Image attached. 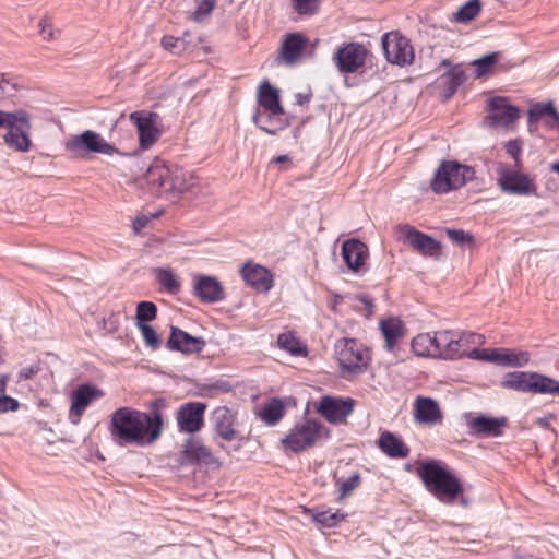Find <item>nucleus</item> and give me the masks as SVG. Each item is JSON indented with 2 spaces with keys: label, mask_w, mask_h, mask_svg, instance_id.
I'll return each mask as SVG.
<instances>
[{
  "label": "nucleus",
  "mask_w": 559,
  "mask_h": 559,
  "mask_svg": "<svg viewBox=\"0 0 559 559\" xmlns=\"http://www.w3.org/2000/svg\"><path fill=\"white\" fill-rule=\"evenodd\" d=\"M166 407L165 399L152 401L148 413L127 406L119 407L110 416L109 432L112 441L119 447L156 442L163 433Z\"/></svg>",
  "instance_id": "f257e3e1"
},
{
  "label": "nucleus",
  "mask_w": 559,
  "mask_h": 559,
  "mask_svg": "<svg viewBox=\"0 0 559 559\" xmlns=\"http://www.w3.org/2000/svg\"><path fill=\"white\" fill-rule=\"evenodd\" d=\"M417 475L425 488L440 502L452 503L463 493L460 479L447 471L438 461L421 463Z\"/></svg>",
  "instance_id": "f03ea898"
},
{
  "label": "nucleus",
  "mask_w": 559,
  "mask_h": 559,
  "mask_svg": "<svg viewBox=\"0 0 559 559\" xmlns=\"http://www.w3.org/2000/svg\"><path fill=\"white\" fill-rule=\"evenodd\" d=\"M474 178L473 167L456 160H443L436 169L430 187L435 193L443 194L462 188Z\"/></svg>",
  "instance_id": "7ed1b4c3"
},
{
  "label": "nucleus",
  "mask_w": 559,
  "mask_h": 559,
  "mask_svg": "<svg viewBox=\"0 0 559 559\" xmlns=\"http://www.w3.org/2000/svg\"><path fill=\"white\" fill-rule=\"evenodd\" d=\"M501 385L518 392L559 396V381L537 372H509L502 380Z\"/></svg>",
  "instance_id": "20e7f679"
},
{
  "label": "nucleus",
  "mask_w": 559,
  "mask_h": 559,
  "mask_svg": "<svg viewBox=\"0 0 559 559\" xmlns=\"http://www.w3.org/2000/svg\"><path fill=\"white\" fill-rule=\"evenodd\" d=\"M146 180L152 190L158 194L182 193L188 189L183 171L178 167L165 164L151 166L146 174Z\"/></svg>",
  "instance_id": "39448f33"
},
{
  "label": "nucleus",
  "mask_w": 559,
  "mask_h": 559,
  "mask_svg": "<svg viewBox=\"0 0 559 559\" xmlns=\"http://www.w3.org/2000/svg\"><path fill=\"white\" fill-rule=\"evenodd\" d=\"M447 331L445 359H455L467 356L472 359L484 360L487 349H478L477 347L485 343V336L475 332H454Z\"/></svg>",
  "instance_id": "423d86ee"
},
{
  "label": "nucleus",
  "mask_w": 559,
  "mask_h": 559,
  "mask_svg": "<svg viewBox=\"0 0 559 559\" xmlns=\"http://www.w3.org/2000/svg\"><path fill=\"white\" fill-rule=\"evenodd\" d=\"M335 354L342 376H356L367 368V353L355 338H342L335 344Z\"/></svg>",
  "instance_id": "0eeeda50"
},
{
  "label": "nucleus",
  "mask_w": 559,
  "mask_h": 559,
  "mask_svg": "<svg viewBox=\"0 0 559 559\" xmlns=\"http://www.w3.org/2000/svg\"><path fill=\"white\" fill-rule=\"evenodd\" d=\"M66 150L81 157L90 153L108 156L119 153L112 144L93 130H85L81 134L71 136L66 143Z\"/></svg>",
  "instance_id": "6e6552de"
},
{
  "label": "nucleus",
  "mask_w": 559,
  "mask_h": 559,
  "mask_svg": "<svg viewBox=\"0 0 559 559\" xmlns=\"http://www.w3.org/2000/svg\"><path fill=\"white\" fill-rule=\"evenodd\" d=\"M322 428V424L316 419L297 423L282 440V443L295 453L306 451L314 445Z\"/></svg>",
  "instance_id": "1a4fd4ad"
},
{
  "label": "nucleus",
  "mask_w": 559,
  "mask_h": 559,
  "mask_svg": "<svg viewBox=\"0 0 559 559\" xmlns=\"http://www.w3.org/2000/svg\"><path fill=\"white\" fill-rule=\"evenodd\" d=\"M381 41L385 58L390 63L406 67L413 62L414 48L411 41L399 32L385 33Z\"/></svg>",
  "instance_id": "9d476101"
},
{
  "label": "nucleus",
  "mask_w": 559,
  "mask_h": 559,
  "mask_svg": "<svg viewBox=\"0 0 559 559\" xmlns=\"http://www.w3.org/2000/svg\"><path fill=\"white\" fill-rule=\"evenodd\" d=\"M399 240L411 246L423 255L438 258L441 252V243L429 235L415 227L405 224L397 226Z\"/></svg>",
  "instance_id": "9b49d317"
},
{
  "label": "nucleus",
  "mask_w": 559,
  "mask_h": 559,
  "mask_svg": "<svg viewBox=\"0 0 559 559\" xmlns=\"http://www.w3.org/2000/svg\"><path fill=\"white\" fill-rule=\"evenodd\" d=\"M355 401L350 397L324 395L320 399L317 412L330 424L340 425L347 421L353 413Z\"/></svg>",
  "instance_id": "f8f14e48"
},
{
  "label": "nucleus",
  "mask_w": 559,
  "mask_h": 559,
  "mask_svg": "<svg viewBox=\"0 0 559 559\" xmlns=\"http://www.w3.org/2000/svg\"><path fill=\"white\" fill-rule=\"evenodd\" d=\"M159 116L152 111H134L130 114V121L136 127L140 147L148 150L160 136L157 129Z\"/></svg>",
  "instance_id": "ddd939ff"
},
{
  "label": "nucleus",
  "mask_w": 559,
  "mask_h": 559,
  "mask_svg": "<svg viewBox=\"0 0 559 559\" xmlns=\"http://www.w3.org/2000/svg\"><path fill=\"white\" fill-rule=\"evenodd\" d=\"M447 331L431 333H421L412 341V348L417 356L440 357L445 359Z\"/></svg>",
  "instance_id": "4468645a"
},
{
  "label": "nucleus",
  "mask_w": 559,
  "mask_h": 559,
  "mask_svg": "<svg viewBox=\"0 0 559 559\" xmlns=\"http://www.w3.org/2000/svg\"><path fill=\"white\" fill-rule=\"evenodd\" d=\"M372 53L359 43H349L340 47L334 60L338 70H358L367 66Z\"/></svg>",
  "instance_id": "2eb2a0df"
},
{
  "label": "nucleus",
  "mask_w": 559,
  "mask_h": 559,
  "mask_svg": "<svg viewBox=\"0 0 559 559\" xmlns=\"http://www.w3.org/2000/svg\"><path fill=\"white\" fill-rule=\"evenodd\" d=\"M498 185L509 194L528 195L535 192V186L527 175L507 167L499 169Z\"/></svg>",
  "instance_id": "dca6fc26"
},
{
  "label": "nucleus",
  "mask_w": 559,
  "mask_h": 559,
  "mask_svg": "<svg viewBox=\"0 0 559 559\" xmlns=\"http://www.w3.org/2000/svg\"><path fill=\"white\" fill-rule=\"evenodd\" d=\"M206 405L202 402H189L180 406L177 412V425L180 431L194 433L204 425Z\"/></svg>",
  "instance_id": "f3484780"
},
{
  "label": "nucleus",
  "mask_w": 559,
  "mask_h": 559,
  "mask_svg": "<svg viewBox=\"0 0 559 559\" xmlns=\"http://www.w3.org/2000/svg\"><path fill=\"white\" fill-rule=\"evenodd\" d=\"M489 115L487 119L492 127H509L520 117V110L511 105L508 98L496 96L489 99Z\"/></svg>",
  "instance_id": "a211bd4d"
},
{
  "label": "nucleus",
  "mask_w": 559,
  "mask_h": 559,
  "mask_svg": "<svg viewBox=\"0 0 559 559\" xmlns=\"http://www.w3.org/2000/svg\"><path fill=\"white\" fill-rule=\"evenodd\" d=\"M104 395L103 391L91 383L80 384L72 393L69 417L78 424L87 406Z\"/></svg>",
  "instance_id": "6ab92c4d"
},
{
  "label": "nucleus",
  "mask_w": 559,
  "mask_h": 559,
  "mask_svg": "<svg viewBox=\"0 0 559 559\" xmlns=\"http://www.w3.org/2000/svg\"><path fill=\"white\" fill-rule=\"evenodd\" d=\"M16 118H24V120H16V127L9 129L3 139L11 148L17 152H27L31 147V117L26 111L20 110V115Z\"/></svg>",
  "instance_id": "aec40b11"
},
{
  "label": "nucleus",
  "mask_w": 559,
  "mask_h": 559,
  "mask_svg": "<svg viewBox=\"0 0 559 559\" xmlns=\"http://www.w3.org/2000/svg\"><path fill=\"white\" fill-rule=\"evenodd\" d=\"M216 433L226 441L242 440L235 428L236 413L226 406L216 407L211 417Z\"/></svg>",
  "instance_id": "412c9836"
},
{
  "label": "nucleus",
  "mask_w": 559,
  "mask_h": 559,
  "mask_svg": "<svg viewBox=\"0 0 559 559\" xmlns=\"http://www.w3.org/2000/svg\"><path fill=\"white\" fill-rule=\"evenodd\" d=\"M193 293L200 301L205 304H214L225 297L222 284L210 275L194 276Z\"/></svg>",
  "instance_id": "4be33fe9"
},
{
  "label": "nucleus",
  "mask_w": 559,
  "mask_h": 559,
  "mask_svg": "<svg viewBox=\"0 0 559 559\" xmlns=\"http://www.w3.org/2000/svg\"><path fill=\"white\" fill-rule=\"evenodd\" d=\"M205 341L202 337L192 336L183 330L171 326L167 340V347L183 354H199L203 350Z\"/></svg>",
  "instance_id": "5701e85b"
},
{
  "label": "nucleus",
  "mask_w": 559,
  "mask_h": 559,
  "mask_svg": "<svg viewBox=\"0 0 559 559\" xmlns=\"http://www.w3.org/2000/svg\"><path fill=\"white\" fill-rule=\"evenodd\" d=\"M240 274L243 281L258 292L266 293L273 286L271 272L262 265L246 263L241 267Z\"/></svg>",
  "instance_id": "b1692460"
},
{
  "label": "nucleus",
  "mask_w": 559,
  "mask_h": 559,
  "mask_svg": "<svg viewBox=\"0 0 559 559\" xmlns=\"http://www.w3.org/2000/svg\"><path fill=\"white\" fill-rule=\"evenodd\" d=\"M484 360L502 367H523L530 361V354L508 348L487 349Z\"/></svg>",
  "instance_id": "393cba45"
},
{
  "label": "nucleus",
  "mask_w": 559,
  "mask_h": 559,
  "mask_svg": "<svg viewBox=\"0 0 559 559\" xmlns=\"http://www.w3.org/2000/svg\"><path fill=\"white\" fill-rule=\"evenodd\" d=\"M342 257L352 271L358 272L368 257V247L358 239H347L342 246Z\"/></svg>",
  "instance_id": "a878e982"
},
{
  "label": "nucleus",
  "mask_w": 559,
  "mask_h": 559,
  "mask_svg": "<svg viewBox=\"0 0 559 559\" xmlns=\"http://www.w3.org/2000/svg\"><path fill=\"white\" fill-rule=\"evenodd\" d=\"M507 425L504 417L493 418L487 416H476L468 421V427L473 433L481 437H499L502 435V428Z\"/></svg>",
  "instance_id": "bb28decb"
},
{
  "label": "nucleus",
  "mask_w": 559,
  "mask_h": 559,
  "mask_svg": "<svg viewBox=\"0 0 559 559\" xmlns=\"http://www.w3.org/2000/svg\"><path fill=\"white\" fill-rule=\"evenodd\" d=\"M258 104L263 111L273 115H284V108L280 102V94L267 81L263 82L258 91Z\"/></svg>",
  "instance_id": "cd10ccee"
},
{
  "label": "nucleus",
  "mask_w": 559,
  "mask_h": 559,
  "mask_svg": "<svg viewBox=\"0 0 559 559\" xmlns=\"http://www.w3.org/2000/svg\"><path fill=\"white\" fill-rule=\"evenodd\" d=\"M415 417L419 423L437 424L442 415L433 399L419 396L415 402Z\"/></svg>",
  "instance_id": "c85d7f7f"
},
{
  "label": "nucleus",
  "mask_w": 559,
  "mask_h": 559,
  "mask_svg": "<svg viewBox=\"0 0 559 559\" xmlns=\"http://www.w3.org/2000/svg\"><path fill=\"white\" fill-rule=\"evenodd\" d=\"M378 443L381 451L390 457L404 459L409 454V448L390 431H383Z\"/></svg>",
  "instance_id": "c756f323"
},
{
  "label": "nucleus",
  "mask_w": 559,
  "mask_h": 559,
  "mask_svg": "<svg viewBox=\"0 0 559 559\" xmlns=\"http://www.w3.org/2000/svg\"><path fill=\"white\" fill-rule=\"evenodd\" d=\"M182 455L183 460L190 464L199 462L211 463L213 461V455L210 449L197 438H190L186 441Z\"/></svg>",
  "instance_id": "7c9ffc66"
},
{
  "label": "nucleus",
  "mask_w": 559,
  "mask_h": 559,
  "mask_svg": "<svg viewBox=\"0 0 559 559\" xmlns=\"http://www.w3.org/2000/svg\"><path fill=\"white\" fill-rule=\"evenodd\" d=\"M307 45V38L301 34H289L283 43L281 57L287 63L292 64L298 60Z\"/></svg>",
  "instance_id": "2f4dec72"
},
{
  "label": "nucleus",
  "mask_w": 559,
  "mask_h": 559,
  "mask_svg": "<svg viewBox=\"0 0 559 559\" xmlns=\"http://www.w3.org/2000/svg\"><path fill=\"white\" fill-rule=\"evenodd\" d=\"M283 116L284 115L260 111L258 109L252 120L263 132L275 135L278 131L284 130L288 126V121L284 119Z\"/></svg>",
  "instance_id": "473e14b6"
},
{
  "label": "nucleus",
  "mask_w": 559,
  "mask_h": 559,
  "mask_svg": "<svg viewBox=\"0 0 559 559\" xmlns=\"http://www.w3.org/2000/svg\"><path fill=\"white\" fill-rule=\"evenodd\" d=\"M546 116H552V120L558 123L559 130V112L551 100L546 103H534L527 111V123L530 130L536 127Z\"/></svg>",
  "instance_id": "72a5a7b5"
},
{
  "label": "nucleus",
  "mask_w": 559,
  "mask_h": 559,
  "mask_svg": "<svg viewBox=\"0 0 559 559\" xmlns=\"http://www.w3.org/2000/svg\"><path fill=\"white\" fill-rule=\"evenodd\" d=\"M380 328L385 340L384 347L388 350H393L396 342L403 335L402 322L397 319H388L381 322Z\"/></svg>",
  "instance_id": "f704fd0d"
},
{
  "label": "nucleus",
  "mask_w": 559,
  "mask_h": 559,
  "mask_svg": "<svg viewBox=\"0 0 559 559\" xmlns=\"http://www.w3.org/2000/svg\"><path fill=\"white\" fill-rule=\"evenodd\" d=\"M285 414V406L280 399H272L261 409V418L269 426L276 425Z\"/></svg>",
  "instance_id": "c9c22d12"
},
{
  "label": "nucleus",
  "mask_w": 559,
  "mask_h": 559,
  "mask_svg": "<svg viewBox=\"0 0 559 559\" xmlns=\"http://www.w3.org/2000/svg\"><path fill=\"white\" fill-rule=\"evenodd\" d=\"M277 344L281 348L285 349L294 356H306L307 348L292 333H282L277 337Z\"/></svg>",
  "instance_id": "e433bc0d"
},
{
  "label": "nucleus",
  "mask_w": 559,
  "mask_h": 559,
  "mask_svg": "<svg viewBox=\"0 0 559 559\" xmlns=\"http://www.w3.org/2000/svg\"><path fill=\"white\" fill-rule=\"evenodd\" d=\"M480 11V0H469L456 11L454 21L457 23L467 24L475 20L479 15Z\"/></svg>",
  "instance_id": "4c0bfd02"
},
{
  "label": "nucleus",
  "mask_w": 559,
  "mask_h": 559,
  "mask_svg": "<svg viewBox=\"0 0 559 559\" xmlns=\"http://www.w3.org/2000/svg\"><path fill=\"white\" fill-rule=\"evenodd\" d=\"M155 273L158 284L163 286L169 294L176 295L180 292V282L173 270L157 269Z\"/></svg>",
  "instance_id": "58836bf2"
},
{
  "label": "nucleus",
  "mask_w": 559,
  "mask_h": 559,
  "mask_svg": "<svg viewBox=\"0 0 559 559\" xmlns=\"http://www.w3.org/2000/svg\"><path fill=\"white\" fill-rule=\"evenodd\" d=\"M464 73L465 72H444L437 80L439 86H447V93L444 95L445 99L452 97L455 94L457 87L463 84L465 81Z\"/></svg>",
  "instance_id": "ea45409f"
},
{
  "label": "nucleus",
  "mask_w": 559,
  "mask_h": 559,
  "mask_svg": "<svg viewBox=\"0 0 559 559\" xmlns=\"http://www.w3.org/2000/svg\"><path fill=\"white\" fill-rule=\"evenodd\" d=\"M312 519L321 526L331 528L343 521L345 519V514L340 511L332 512L331 510H324L313 513Z\"/></svg>",
  "instance_id": "a19ab883"
},
{
  "label": "nucleus",
  "mask_w": 559,
  "mask_h": 559,
  "mask_svg": "<svg viewBox=\"0 0 559 559\" xmlns=\"http://www.w3.org/2000/svg\"><path fill=\"white\" fill-rule=\"evenodd\" d=\"M294 11L300 16H312L321 7V0H290Z\"/></svg>",
  "instance_id": "79ce46f5"
},
{
  "label": "nucleus",
  "mask_w": 559,
  "mask_h": 559,
  "mask_svg": "<svg viewBox=\"0 0 559 559\" xmlns=\"http://www.w3.org/2000/svg\"><path fill=\"white\" fill-rule=\"evenodd\" d=\"M157 317V307L152 301H140L136 306V325L140 323H147L155 320Z\"/></svg>",
  "instance_id": "37998d69"
},
{
  "label": "nucleus",
  "mask_w": 559,
  "mask_h": 559,
  "mask_svg": "<svg viewBox=\"0 0 559 559\" xmlns=\"http://www.w3.org/2000/svg\"><path fill=\"white\" fill-rule=\"evenodd\" d=\"M138 329L141 331L142 337L147 347L152 349H157L160 347L162 340L151 325L147 323H140L138 324Z\"/></svg>",
  "instance_id": "c03bdc74"
},
{
  "label": "nucleus",
  "mask_w": 559,
  "mask_h": 559,
  "mask_svg": "<svg viewBox=\"0 0 559 559\" xmlns=\"http://www.w3.org/2000/svg\"><path fill=\"white\" fill-rule=\"evenodd\" d=\"M361 477L358 473L352 475L347 479L337 480L340 489V498L349 496L360 484Z\"/></svg>",
  "instance_id": "a18cd8bd"
},
{
  "label": "nucleus",
  "mask_w": 559,
  "mask_h": 559,
  "mask_svg": "<svg viewBox=\"0 0 559 559\" xmlns=\"http://www.w3.org/2000/svg\"><path fill=\"white\" fill-rule=\"evenodd\" d=\"M216 7V0H202L193 12V20L202 22L207 19Z\"/></svg>",
  "instance_id": "49530a36"
},
{
  "label": "nucleus",
  "mask_w": 559,
  "mask_h": 559,
  "mask_svg": "<svg viewBox=\"0 0 559 559\" xmlns=\"http://www.w3.org/2000/svg\"><path fill=\"white\" fill-rule=\"evenodd\" d=\"M38 26H39V33L44 40L51 41V40L56 39L60 34V31L56 29L53 27L51 19H49L47 16H44L39 21Z\"/></svg>",
  "instance_id": "de8ad7c7"
},
{
  "label": "nucleus",
  "mask_w": 559,
  "mask_h": 559,
  "mask_svg": "<svg viewBox=\"0 0 559 559\" xmlns=\"http://www.w3.org/2000/svg\"><path fill=\"white\" fill-rule=\"evenodd\" d=\"M500 58V52H491L479 59L474 60L471 64L475 67L476 70H490L492 67L498 64Z\"/></svg>",
  "instance_id": "09e8293b"
},
{
  "label": "nucleus",
  "mask_w": 559,
  "mask_h": 559,
  "mask_svg": "<svg viewBox=\"0 0 559 559\" xmlns=\"http://www.w3.org/2000/svg\"><path fill=\"white\" fill-rule=\"evenodd\" d=\"M162 46L164 49L173 52L180 53L185 50V38L174 37L171 35H165L162 38Z\"/></svg>",
  "instance_id": "8fccbe9b"
},
{
  "label": "nucleus",
  "mask_w": 559,
  "mask_h": 559,
  "mask_svg": "<svg viewBox=\"0 0 559 559\" xmlns=\"http://www.w3.org/2000/svg\"><path fill=\"white\" fill-rule=\"evenodd\" d=\"M19 115L20 110L15 112L0 110V129L4 127L14 129V127H16V120H24V118H16Z\"/></svg>",
  "instance_id": "3c124183"
},
{
  "label": "nucleus",
  "mask_w": 559,
  "mask_h": 559,
  "mask_svg": "<svg viewBox=\"0 0 559 559\" xmlns=\"http://www.w3.org/2000/svg\"><path fill=\"white\" fill-rule=\"evenodd\" d=\"M447 235L451 241L456 245H464L473 241L472 236L462 229H447Z\"/></svg>",
  "instance_id": "603ef678"
},
{
  "label": "nucleus",
  "mask_w": 559,
  "mask_h": 559,
  "mask_svg": "<svg viewBox=\"0 0 559 559\" xmlns=\"http://www.w3.org/2000/svg\"><path fill=\"white\" fill-rule=\"evenodd\" d=\"M15 91L16 84L7 79L3 72H0V97H11Z\"/></svg>",
  "instance_id": "864d4df0"
},
{
  "label": "nucleus",
  "mask_w": 559,
  "mask_h": 559,
  "mask_svg": "<svg viewBox=\"0 0 559 559\" xmlns=\"http://www.w3.org/2000/svg\"><path fill=\"white\" fill-rule=\"evenodd\" d=\"M19 405L20 404L17 400L5 394L0 395V413L16 411L19 408Z\"/></svg>",
  "instance_id": "5fc2aeb1"
},
{
  "label": "nucleus",
  "mask_w": 559,
  "mask_h": 559,
  "mask_svg": "<svg viewBox=\"0 0 559 559\" xmlns=\"http://www.w3.org/2000/svg\"><path fill=\"white\" fill-rule=\"evenodd\" d=\"M312 98V91L310 87H307L304 92L296 93L295 103L299 106H304L308 104Z\"/></svg>",
  "instance_id": "6e6d98bb"
},
{
  "label": "nucleus",
  "mask_w": 559,
  "mask_h": 559,
  "mask_svg": "<svg viewBox=\"0 0 559 559\" xmlns=\"http://www.w3.org/2000/svg\"><path fill=\"white\" fill-rule=\"evenodd\" d=\"M507 153L511 155L515 163H519V155L521 153V143L518 140L509 141L507 144Z\"/></svg>",
  "instance_id": "4d7b16f0"
},
{
  "label": "nucleus",
  "mask_w": 559,
  "mask_h": 559,
  "mask_svg": "<svg viewBox=\"0 0 559 559\" xmlns=\"http://www.w3.org/2000/svg\"><path fill=\"white\" fill-rule=\"evenodd\" d=\"M40 370L39 365H32L29 367H25L20 371V378L28 380L33 378Z\"/></svg>",
  "instance_id": "13d9d810"
},
{
  "label": "nucleus",
  "mask_w": 559,
  "mask_h": 559,
  "mask_svg": "<svg viewBox=\"0 0 559 559\" xmlns=\"http://www.w3.org/2000/svg\"><path fill=\"white\" fill-rule=\"evenodd\" d=\"M148 223V218L146 216H139L135 218V221L133 222V228L139 231L143 228L146 227Z\"/></svg>",
  "instance_id": "bf43d9fd"
},
{
  "label": "nucleus",
  "mask_w": 559,
  "mask_h": 559,
  "mask_svg": "<svg viewBox=\"0 0 559 559\" xmlns=\"http://www.w3.org/2000/svg\"><path fill=\"white\" fill-rule=\"evenodd\" d=\"M10 380V377L8 374H1L0 376V395L5 393L7 384Z\"/></svg>",
  "instance_id": "052dcab7"
},
{
  "label": "nucleus",
  "mask_w": 559,
  "mask_h": 559,
  "mask_svg": "<svg viewBox=\"0 0 559 559\" xmlns=\"http://www.w3.org/2000/svg\"><path fill=\"white\" fill-rule=\"evenodd\" d=\"M290 157L287 155H278L271 160V164H289Z\"/></svg>",
  "instance_id": "680f3d73"
},
{
  "label": "nucleus",
  "mask_w": 559,
  "mask_h": 559,
  "mask_svg": "<svg viewBox=\"0 0 559 559\" xmlns=\"http://www.w3.org/2000/svg\"><path fill=\"white\" fill-rule=\"evenodd\" d=\"M542 121H544V124L549 129H558V123L552 120V116H546Z\"/></svg>",
  "instance_id": "e2e57ef3"
},
{
  "label": "nucleus",
  "mask_w": 559,
  "mask_h": 559,
  "mask_svg": "<svg viewBox=\"0 0 559 559\" xmlns=\"http://www.w3.org/2000/svg\"><path fill=\"white\" fill-rule=\"evenodd\" d=\"M542 121H544V124L549 129H558V123L552 120V116H546Z\"/></svg>",
  "instance_id": "0e129e2a"
},
{
  "label": "nucleus",
  "mask_w": 559,
  "mask_h": 559,
  "mask_svg": "<svg viewBox=\"0 0 559 559\" xmlns=\"http://www.w3.org/2000/svg\"><path fill=\"white\" fill-rule=\"evenodd\" d=\"M344 73V82L347 86H353L354 83H350V79L352 76H356V74L358 72H354V71H350V72H343Z\"/></svg>",
  "instance_id": "69168bd1"
},
{
  "label": "nucleus",
  "mask_w": 559,
  "mask_h": 559,
  "mask_svg": "<svg viewBox=\"0 0 559 559\" xmlns=\"http://www.w3.org/2000/svg\"><path fill=\"white\" fill-rule=\"evenodd\" d=\"M551 169L559 174V162L551 165Z\"/></svg>",
  "instance_id": "338daca9"
},
{
  "label": "nucleus",
  "mask_w": 559,
  "mask_h": 559,
  "mask_svg": "<svg viewBox=\"0 0 559 559\" xmlns=\"http://www.w3.org/2000/svg\"><path fill=\"white\" fill-rule=\"evenodd\" d=\"M475 73H476V79H480V78H483L484 75H486L488 72L479 71V72H475Z\"/></svg>",
  "instance_id": "774afa93"
}]
</instances>
